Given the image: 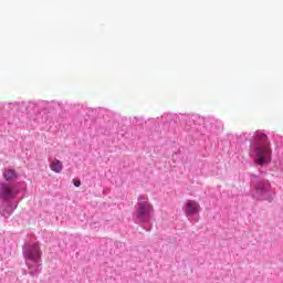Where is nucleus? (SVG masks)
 Here are the masks:
<instances>
[{
  "label": "nucleus",
  "mask_w": 283,
  "mask_h": 283,
  "mask_svg": "<svg viewBox=\"0 0 283 283\" xmlns=\"http://www.w3.org/2000/svg\"><path fill=\"white\" fill-rule=\"evenodd\" d=\"M250 156L253 159L254 165H258L259 167H266V165H270L273 149H271V142L264 132L256 130L250 139Z\"/></svg>",
  "instance_id": "2"
},
{
  "label": "nucleus",
  "mask_w": 283,
  "mask_h": 283,
  "mask_svg": "<svg viewBox=\"0 0 283 283\" xmlns=\"http://www.w3.org/2000/svg\"><path fill=\"white\" fill-rule=\"evenodd\" d=\"M74 187H81V180H73Z\"/></svg>",
  "instance_id": "15"
},
{
  "label": "nucleus",
  "mask_w": 283,
  "mask_h": 283,
  "mask_svg": "<svg viewBox=\"0 0 283 283\" xmlns=\"http://www.w3.org/2000/svg\"><path fill=\"white\" fill-rule=\"evenodd\" d=\"M12 109H17V102L0 103V115L8 116Z\"/></svg>",
  "instance_id": "10"
},
{
  "label": "nucleus",
  "mask_w": 283,
  "mask_h": 283,
  "mask_svg": "<svg viewBox=\"0 0 283 283\" xmlns=\"http://www.w3.org/2000/svg\"><path fill=\"white\" fill-rule=\"evenodd\" d=\"M22 255L29 270L24 271V275L29 274L31 277H39L41 271H43V261L41 260L43 252L39 243H24L22 247Z\"/></svg>",
  "instance_id": "4"
},
{
  "label": "nucleus",
  "mask_w": 283,
  "mask_h": 283,
  "mask_svg": "<svg viewBox=\"0 0 283 283\" xmlns=\"http://www.w3.org/2000/svg\"><path fill=\"white\" fill-rule=\"evenodd\" d=\"M184 211L190 222H198L200 220V203L188 200L184 206Z\"/></svg>",
  "instance_id": "8"
},
{
  "label": "nucleus",
  "mask_w": 283,
  "mask_h": 283,
  "mask_svg": "<svg viewBox=\"0 0 283 283\" xmlns=\"http://www.w3.org/2000/svg\"><path fill=\"white\" fill-rule=\"evenodd\" d=\"M39 102H27V114H32V112H39Z\"/></svg>",
  "instance_id": "12"
},
{
  "label": "nucleus",
  "mask_w": 283,
  "mask_h": 283,
  "mask_svg": "<svg viewBox=\"0 0 283 283\" xmlns=\"http://www.w3.org/2000/svg\"><path fill=\"white\" fill-rule=\"evenodd\" d=\"M242 136H244V140H249V137L247 136V133H242Z\"/></svg>",
  "instance_id": "16"
},
{
  "label": "nucleus",
  "mask_w": 283,
  "mask_h": 283,
  "mask_svg": "<svg viewBox=\"0 0 283 283\" xmlns=\"http://www.w3.org/2000/svg\"><path fill=\"white\" fill-rule=\"evenodd\" d=\"M15 109L21 114H28V102H17Z\"/></svg>",
  "instance_id": "13"
},
{
  "label": "nucleus",
  "mask_w": 283,
  "mask_h": 283,
  "mask_svg": "<svg viewBox=\"0 0 283 283\" xmlns=\"http://www.w3.org/2000/svg\"><path fill=\"white\" fill-rule=\"evenodd\" d=\"M51 169L55 172V174H61V171H63V163H61V160L55 159L52 164H51Z\"/></svg>",
  "instance_id": "11"
},
{
  "label": "nucleus",
  "mask_w": 283,
  "mask_h": 283,
  "mask_svg": "<svg viewBox=\"0 0 283 283\" xmlns=\"http://www.w3.org/2000/svg\"><path fill=\"white\" fill-rule=\"evenodd\" d=\"M2 177L6 181H0V214L2 218H10L19 207V203H14V200H17L19 193L25 191V182H14L19 180V174L12 168H6Z\"/></svg>",
  "instance_id": "1"
},
{
  "label": "nucleus",
  "mask_w": 283,
  "mask_h": 283,
  "mask_svg": "<svg viewBox=\"0 0 283 283\" xmlns=\"http://www.w3.org/2000/svg\"><path fill=\"white\" fill-rule=\"evenodd\" d=\"M39 108L42 109L43 114L41 117V113L36 115L35 120L40 125H44V123H48L50 120V117L46 114H56V109H63L61 106V103L56 101L46 102V101H40L39 102Z\"/></svg>",
  "instance_id": "7"
},
{
  "label": "nucleus",
  "mask_w": 283,
  "mask_h": 283,
  "mask_svg": "<svg viewBox=\"0 0 283 283\" xmlns=\"http://www.w3.org/2000/svg\"><path fill=\"white\" fill-rule=\"evenodd\" d=\"M250 187L253 200L272 202L275 199V190H273L269 179L250 174Z\"/></svg>",
  "instance_id": "5"
},
{
  "label": "nucleus",
  "mask_w": 283,
  "mask_h": 283,
  "mask_svg": "<svg viewBox=\"0 0 283 283\" xmlns=\"http://www.w3.org/2000/svg\"><path fill=\"white\" fill-rule=\"evenodd\" d=\"M161 120L164 125H171L172 127H175L176 125H178V123H180V117H178L177 114L168 113L161 116Z\"/></svg>",
  "instance_id": "9"
},
{
  "label": "nucleus",
  "mask_w": 283,
  "mask_h": 283,
  "mask_svg": "<svg viewBox=\"0 0 283 283\" xmlns=\"http://www.w3.org/2000/svg\"><path fill=\"white\" fill-rule=\"evenodd\" d=\"M133 220L135 224L143 227L145 231H151L154 223V205L149 202V197L140 195L134 207Z\"/></svg>",
  "instance_id": "3"
},
{
  "label": "nucleus",
  "mask_w": 283,
  "mask_h": 283,
  "mask_svg": "<svg viewBox=\"0 0 283 283\" xmlns=\"http://www.w3.org/2000/svg\"><path fill=\"white\" fill-rule=\"evenodd\" d=\"M260 174H264V171H262V169H259Z\"/></svg>",
  "instance_id": "17"
},
{
  "label": "nucleus",
  "mask_w": 283,
  "mask_h": 283,
  "mask_svg": "<svg viewBox=\"0 0 283 283\" xmlns=\"http://www.w3.org/2000/svg\"><path fill=\"white\" fill-rule=\"evenodd\" d=\"M139 123H143V119H138V117H134L133 125H138Z\"/></svg>",
  "instance_id": "14"
},
{
  "label": "nucleus",
  "mask_w": 283,
  "mask_h": 283,
  "mask_svg": "<svg viewBox=\"0 0 283 283\" xmlns=\"http://www.w3.org/2000/svg\"><path fill=\"white\" fill-rule=\"evenodd\" d=\"M180 122L186 124L187 132L195 129L199 132L201 136L213 134V123L209 120L206 122L200 115H181Z\"/></svg>",
  "instance_id": "6"
}]
</instances>
